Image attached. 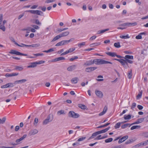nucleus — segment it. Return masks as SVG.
<instances>
[{
    "label": "nucleus",
    "mask_w": 148,
    "mask_h": 148,
    "mask_svg": "<svg viewBox=\"0 0 148 148\" xmlns=\"http://www.w3.org/2000/svg\"><path fill=\"white\" fill-rule=\"evenodd\" d=\"M95 63L96 64H112L111 62L107 61L101 59H95L94 60Z\"/></svg>",
    "instance_id": "obj_1"
},
{
    "label": "nucleus",
    "mask_w": 148,
    "mask_h": 148,
    "mask_svg": "<svg viewBox=\"0 0 148 148\" xmlns=\"http://www.w3.org/2000/svg\"><path fill=\"white\" fill-rule=\"evenodd\" d=\"M26 12H29L31 13L34 14H37L42 16L43 14V12L41 11L38 10H28L25 11Z\"/></svg>",
    "instance_id": "obj_2"
},
{
    "label": "nucleus",
    "mask_w": 148,
    "mask_h": 148,
    "mask_svg": "<svg viewBox=\"0 0 148 148\" xmlns=\"http://www.w3.org/2000/svg\"><path fill=\"white\" fill-rule=\"evenodd\" d=\"M114 60L119 62L123 66V67L125 69H127L128 67V63L125 60L123 59H114Z\"/></svg>",
    "instance_id": "obj_3"
},
{
    "label": "nucleus",
    "mask_w": 148,
    "mask_h": 148,
    "mask_svg": "<svg viewBox=\"0 0 148 148\" xmlns=\"http://www.w3.org/2000/svg\"><path fill=\"white\" fill-rule=\"evenodd\" d=\"M9 53L11 54H15L16 55L23 56H28L27 54L21 53L20 52L14 50H11V51L9 52Z\"/></svg>",
    "instance_id": "obj_4"
},
{
    "label": "nucleus",
    "mask_w": 148,
    "mask_h": 148,
    "mask_svg": "<svg viewBox=\"0 0 148 148\" xmlns=\"http://www.w3.org/2000/svg\"><path fill=\"white\" fill-rule=\"evenodd\" d=\"M69 116L73 118H77L79 117V116L78 114L75 113L73 111H70L69 113Z\"/></svg>",
    "instance_id": "obj_5"
},
{
    "label": "nucleus",
    "mask_w": 148,
    "mask_h": 148,
    "mask_svg": "<svg viewBox=\"0 0 148 148\" xmlns=\"http://www.w3.org/2000/svg\"><path fill=\"white\" fill-rule=\"evenodd\" d=\"M3 18V15L2 14H0V29L4 32L5 30V27L3 25H2V22Z\"/></svg>",
    "instance_id": "obj_6"
},
{
    "label": "nucleus",
    "mask_w": 148,
    "mask_h": 148,
    "mask_svg": "<svg viewBox=\"0 0 148 148\" xmlns=\"http://www.w3.org/2000/svg\"><path fill=\"white\" fill-rule=\"evenodd\" d=\"M14 83H9L1 86V88H8L12 87L14 86Z\"/></svg>",
    "instance_id": "obj_7"
},
{
    "label": "nucleus",
    "mask_w": 148,
    "mask_h": 148,
    "mask_svg": "<svg viewBox=\"0 0 148 148\" xmlns=\"http://www.w3.org/2000/svg\"><path fill=\"white\" fill-rule=\"evenodd\" d=\"M38 132V131L36 129L31 130L29 132L28 135L29 136L34 135Z\"/></svg>",
    "instance_id": "obj_8"
},
{
    "label": "nucleus",
    "mask_w": 148,
    "mask_h": 148,
    "mask_svg": "<svg viewBox=\"0 0 148 148\" xmlns=\"http://www.w3.org/2000/svg\"><path fill=\"white\" fill-rule=\"evenodd\" d=\"M137 25V23L136 22H134L133 23H126L121 25L122 26H128L129 27H130L131 26H134Z\"/></svg>",
    "instance_id": "obj_9"
},
{
    "label": "nucleus",
    "mask_w": 148,
    "mask_h": 148,
    "mask_svg": "<svg viewBox=\"0 0 148 148\" xmlns=\"http://www.w3.org/2000/svg\"><path fill=\"white\" fill-rule=\"evenodd\" d=\"M95 92L97 96L101 98L103 97V93L101 91L97 90H95Z\"/></svg>",
    "instance_id": "obj_10"
},
{
    "label": "nucleus",
    "mask_w": 148,
    "mask_h": 148,
    "mask_svg": "<svg viewBox=\"0 0 148 148\" xmlns=\"http://www.w3.org/2000/svg\"><path fill=\"white\" fill-rule=\"evenodd\" d=\"M128 136L127 135H126L125 136H123L122 138H120L119 141H118V143H121L123 141H124L125 140H126L128 138Z\"/></svg>",
    "instance_id": "obj_11"
},
{
    "label": "nucleus",
    "mask_w": 148,
    "mask_h": 148,
    "mask_svg": "<svg viewBox=\"0 0 148 148\" xmlns=\"http://www.w3.org/2000/svg\"><path fill=\"white\" fill-rule=\"evenodd\" d=\"M97 68L95 67L87 68L85 71L87 72H90L96 69Z\"/></svg>",
    "instance_id": "obj_12"
},
{
    "label": "nucleus",
    "mask_w": 148,
    "mask_h": 148,
    "mask_svg": "<svg viewBox=\"0 0 148 148\" xmlns=\"http://www.w3.org/2000/svg\"><path fill=\"white\" fill-rule=\"evenodd\" d=\"M76 67V65H73L68 67L67 69V70L69 71H72L74 70L75 69Z\"/></svg>",
    "instance_id": "obj_13"
},
{
    "label": "nucleus",
    "mask_w": 148,
    "mask_h": 148,
    "mask_svg": "<svg viewBox=\"0 0 148 148\" xmlns=\"http://www.w3.org/2000/svg\"><path fill=\"white\" fill-rule=\"evenodd\" d=\"M18 74V73H12L11 74L6 73L5 76L6 77H11L12 76H17Z\"/></svg>",
    "instance_id": "obj_14"
},
{
    "label": "nucleus",
    "mask_w": 148,
    "mask_h": 148,
    "mask_svg": "<svg viewBox=\"0 0 148 148\" xmlns=\"http://www.w3.org/2000/svg\"><path fill=\"white\" fill-rule=\"evenodd\" d=\"M79 79L77 77H75L72 78L71 80V82L72 84H77Z\"/></svg>",
    "instance_id": "obj_15"
},
{
    "label": "nucleus",
    "mask_w": 148,
    "mask_h": 148,
    "mask_svg": "<svg viewBox=\"0 0 148 148\" xmlns=\"http://www.w3.org/2000/svg\"><path fill=\"white\" fill-rule=\"evenodd\" d=\"M148 144V140H147L144 142L140 143H139V144L136 145H135V146L136 147H139L140 146H143V145H147Z\"/></svg>",
    "instance_id": "obj_16"
},
{
    "label": "nucleus",
    "mask_w": 148,
    "mask_h": 148,
    "mask_svg": "<svg viewBox=\"0 0 148 148\" xmlns=\"http://www.w3.org/2000/svg\"><path fill=\"white\" fill-rule=\"evenodd\" d=\"M53 117V115H52ZM53 119V118L50 121H49L50 120V116H49L47 119H46L45 120H44L43 122V123L44 125H46L50 121H52Z\"/></svg>",
    "instance_id": "obj_17"
},
{
    "label": "nucleus",
    "mask_w": 148,
    "mask_h": 148,
    "mask_svg": "<svg viewBox=\"0 0 148 148\" xmlns=\"http://www.w3.org/2000/svg\"><path fill=\"white\" fill-rule=\"evenodd\" d=\"M30 65L27 66L28 68H33L36 67L37 66V64L36 62H32L30 63Z\"/></svg>",
    "instance_id": "obj_18"
},
{
    "label": "nucleus",
    "mask_w": 148,
    "mask_h": 148,
    "mask_svg": "<svg viewBox=\"0 0 148 148\" xmlns=\"http://www.w3.org/2000/svg\"><path fill=\"white\" fill-rule=\"evenodd\" d=\"M27 81V80L26 79H22L18 81H16L14 82V84H17L19 83H24Z\"/></svg>",
    "instance_id": "obj_19"
},
{
    "label": "nucleus",
    "mask_w": 148,
    "mask_h": 148,
    "mask_svg": "<svg viewBox=\"0 0 148 148\" xmlns=\"http://www.w3.org/2000/svg\"><path fill=\"white\" fill-rule=\"evenodd\" d=\"M106 54L112 57H114L116 56V53L115 52H106Z\"/></svg>",
    "instance_id": "obj_20"
},
{
    "label": "nucleus",
    "mask_w": 148,
    "mask_h": 148,
    "mask_svg": "<svg viewBox=\"0 0 148 148\" xmlns=\"http://www.w3.org/2000/svg\"><path fill=\"white\" fill-rule=\"evenodd\" d=\"M94 63H95L94 60H91L90 61H87L84 64L88 66L93 64Z\"/></svg>",
    "instance_id": "obj_21"
},
{
    "label": "nucleus",
    "mask_w": 148,
    "mask_h": 148,
    "mask_svg": "<svg viewBox=\"0 0 148 148\" xmlns=\"http://www.w3.org/2000/svg\"><path fill=\"white\" fill-rule=\"evenodd\" d=\"M78 106L82 109L85 110L86 109V106L85 105L82 104H79L77 105Z\"/></svg>",
    "instance_id": "obj_22"
},
{
    "label": "nucleus",
    "mask_w": 148,
    "mask_h": 148,
    "mask_svg": "<svg viewBox=\"0 0 148 148\" xmlns=\"http://www.w3.org/2000/svg\"><path fill=\"white\" fill-rule=\"evenodd\" d=\"M108 109L107 107L106 106H105L104 107V110H105V111H103L102 112H101L99 114V116H101L105 114L106 112L107 111Z\"/></svg>",
    "instance_id": "obj_23"
},
{
    "label": "nucleus",
    "mask_w": 148,
    "mask_h": 148,
    "mask_svg": "<svg viewBox=\"0 0 148 148\" xmlns=\"http://www.w3.org/2000/svg\"><path fill=\"white\" fill-rule=\"evenodd\" d=\"M108 109L107 107L106 106H105L104 107V110H105V111H103L102 112H101L99 114V116H101L105 114L106 112L107 111Z\"/></svg>",
    "instance_id": "obj_24"
},
{
    "label": "nucleus",
    "mask_w": 148,
    "mask_h": 148,
    "mask_svg": "<svg viewBox=\"0 0 148 148\" xmlns=\"http://www.w3.org/2000/svg\"><path fill=\"white\" fill-rule=\"evenodd\" d=\"M73 40H74V38H71V39H70L69 40H62L64 45L67 44L69 42H70L72 41Z\"/></svg>",
    "instance_id": "obj_25"
},
{
    "label": "nucleus",
    "mask_w": 148,
    "mask_h": 148,
    "mask_svg": "<svg viewBox=\"0 0 148 148\" xmlns=\"http://www.w3.org/2000/svg\"><path fill=\"white\" fill-rule=\"evenodd\" d=\"M69 32L67 31L63 32L60 34L61 36V37H62L66 36H68L69 34Z\"/></svg>",
    "instance_id": "obj_26"
},
{
    "label": "nucleus",
    "mask_w": 148,
    "mask_h": 148,
    "mask_svg": "<svg viewBox=\"0 0 148 148\" xmlns=\"http://www.w3.org/2000/svg\"><path fill=\"white\" fill-rule=\"evenodd\" d=\"M61 37V36L60 34L56 36H55L53 39V40H51V42H54V41L58 40V39H59Z\"/></svg>",
    "instance_id": "obj_27"
},
{
    "label": "nucleus",
    "mask_w": 148,
    "mask_h": 148,
    "mask_svg": "<svg viewBox=\"0 0 148 148\" xmlns=\"http://www.w3.org/2000/svg\"><path fill=\"white\" fill-rule=\"evenodd\" d=\"M124 58L125 59V60L128 59L133 60V56H132L127 55L125 56V57H124Z\"/></svg>",
    "instance_id": "obj_28"
},
{
    "label": "nucleus",
    "mask_w": 148,
    "mask_h": 148,
    "mask_svg": "<svg viewBox=\"0 0 148 148\" xmlns=\"http://www.w3.org/2000/svg\"><path fill=\"white\" fill-rule=\"evenodd\" d=\"M65 58L63 57H59L58 58H56L54 59V61H57L60 60H64Z\"/></svg>",
    "instance_id": "obj_29"
},
{
    "label": "nucleus",
    "mask_w": 148,
    "mask_h": 148,
    "mask_svg": "<svg viewBox=\"0 0 148 148\" xmlns=\"http://www.w3.org/2000/svg\"><path fill=\"white\" fill-rule=\"evenodd\" d=\"M110 128V127H108L107 128H106L104 129H103L99 131V132H100L101 134L105 133L106 132H107L109 129Z\"/></svg>",
    "instance_id": "obj_30"
},
{
    "label": "nucleus",
    "mask_w": 148,
    "mask_h": 148,
    "mask_svg": "<svg viewBox=\"0 0 148 148\" xmlns=\"http://www.w3.org/2000/svg\"><path fill=\"white\" fill-rule=\"evenodd\" d=\"M40 46V44L39 43L35 44L32 45H29V47H39Z\"/></svg>",
    "instance_id": "obj_31"
},
{
    "label": "nucleus",
    "mask_w": 148,
    "mask_h": 148,
    "mask_svg": "<svg viewBox=\"0 0 148 148\" xmlns=\"http://www.w3.org/2000/svg\"><path fill=\"white\" fill-rule=\"evenodd\" d=\"M16 44L17 46L20 47H29V45H26L23 43L21 44V45L18 44V43H16Z\"/></svg>",
    "instance_id": "obj_32"
},
{
    "label": "nucleus",
    "mask_w": 148,
    "mask_h": 148,
    "mask_svg": "<svg viewBox=\"0 0 148 148\" xmlns=\"http://www.w3.org/2000/svg\"><path fill=\"white\" fill-rule=\"evenodd\" d=\"M6 120V118L5 117L3 118L2 119H0V124H3L4 123Z\"/></svg>",
    "instance_id": "obj_33"
},
{
    "label": "nucleus",
    "mask_w": 148,
    "mask_h": 148,
    "mask_svg": "<svg viewBox=\"0 0 148 148\" xmlns=\"http://www.w3.org/2000/svg\"><path fill=\"white\" fill-rule=\"evenodd\" d=\"M141 126L140 125H135L132 127L130 129L131 130H133L134 129H138Z\"/></svg>",
    "instance_id": "obj_34"
},
{
    "label": "nucleus",
    "mask_w": 148,
    "mask_h": 148,
    "mask_svg": "<svg viewBox=\"0 0 148 148\" xmlns=\"http://www.w3.org/2000/svg\"><path fill=\"white\" fill-rule=\"evenodd\" d=\"M131 115L130 114H128L127 116L125 115L124 117V118L125 120H129L131 119Z\"/></svg>",
    "instance_id": "obj_35"
},
{
    "label": "nucleus",
    "mask_w": 148,
    "mask_h": 148,
    "mask_svg": "<svg viewBox=\"0 0 148 148\" xmlns=\"http://www.w3.org/2000/svg\"><path fill=\"white\" fill-rule=\"evenodd\" d=\"M100 45L99 42L98 43H95L91 44L90 45V46L91 47H94L95 46H98Z\"/></svg>",
    "instance_id": "obj_36"
},
{
    "label": "nucleus",
    "mask_w": 148,
    "mask_h": 148,
    "mask_svg": "<svg viewBox=\"0 0 148 148\" xmlns=\"http://www.w3.org/2000/svg\"><path fill=\"white\" fill-rule=\"evenodd\" d=\"M114 46L115 47L117 48H119L121 47V45L119 42L114 43Z\"/></svg>",
    "instance_id": "obj_37"
},
{
    "label": "nucleus",
    "mask_w": 148,
    "mask_h": 148,
    "mask_svg": "<svg viewBox=\"0 0 148 148\" xmlns=\"http://www.w3.org/2000/svg\"><path fill=\"white\" fill-rule=\"evenodd\" d=\"M23 67L21 66H16L15 69L18 70L19 71H21L23 69Z\"/></svg>",
    "instance_id": "obj_38"
},
{
    "label": "nucleus",
    "mask_w": 148,
    "mask_h": 148,
    "mask_svg": "<svg viewBox=\"0 0 148 148\" xmlns=\"http://www.w3.org/2000/svg\"><path fill=\"white\" fill-rule=\"evenodd\" d=\"M57 114H58L60 115L61 114H65V113L64 110H60L58 111Z\"/></svg>",
    "instance_id": "obj_39"
},
{
    "label": "nucleus",
    "mask_w": 148,
    "mask_h": 148,
    "mask_svg": "<svg viewBox=\"0 0 148 148\" xmlns=\"http://www.w3.org/2000/svg\"><path fill=\"white\" fill-rule=\"evenodd\" d=\"M120 38L123 39H127L129 38L130 37L129 36L128 34H127L126 36H120Z\"/></svg>",
    "instance_id": "obj_40"
},
{
    "label": "nucleus",
    "mask_w": 148,
    "mask_h": 148,
    "mask_svg": "<svg viewBox=\"0 0 148 148\" xmlns=\"http://www.w3.org/2000/svg\"><path fill=\"white\" fill-rule=\"evenodd\" d=\"M121 124V122L117 123L115 125L114 127L115 129H117L119 128Z\"/></svg>",
    "instance_id": "obj_41"
},
{
    "label": "nucleus",
    "mask_w": 148,
    "mask_h": 148,
    "mask_svg": "<svg viewBox=\"0 0 148 148\" xmlns=\"http://www.w3.org/2000/svg\"><path fill=\"white\" fill-rule=\"evenodd\" d=\"M113 138H110L106 139L105 140V142L106 143H110L111 142Z\"/></svg>",
    "instance_id": "obj_42"
},
{
    "label": "nucleus",
    "mask_w": 148,
    "mask_h": 148,
    "mask_svg": "<svg viewBox=\"0 0 148 148\" xmlns=\"http://www.w3.org/2000/svg\"><path fill=\"white\" fill-rule=\"evenodd\" d=\"M127 77L129 79H130L131 78H132V70H131V71H129V73H128Z\"/></svg>",
    "instance_id": "obj_43"
},
{
    "label": "nucleus",
    "mask_w": 148,
    "mask_h": 148,
    "mask_svg": "<svg viewBox=\"0 0 148 148\" xmlns=\"http://www.w3.org/2000/svg\"><path fill=\"white\" fill-rule=\"evenodd\" d=\"M64 45L63 44V41H62L57 43L56 45H55L56 46H62Z\"/></svg>",
    "instance_id": "obj_44"
},
{
    "label": "nucleus",
    "mask_w": 148,
    "mask_h": 148,
    "mask_svg": "<svg viewBox=\"0 0 148 148\" xmlns=\"http://www.w3.org/2000/svg\"><path fill=\"white\" fill-rule=\"evenodd\" d=\"M142 90L140 92V93L138 94L136 97L137 99H138L141 97L142 94Z\"/></svg>",
    "instance_id": "obj_45"
},
{
    "label": "nucleus",
    "mask_w": 148,
    "mask_h": 148,
    "mask_svg": "<svg viewBox=\"0 0 148 148\" xmlns=\"http://www.w3.org/2000/svg\"><path fill=\"white\" fill-rule=\"evenodd\" d=\"M97 135V134L96 133V132H95L93 133L91 136H90L88 140H89L90 139L93 138L95 136H96Z\"/></svg>",
    "instance_id": "obj_46"
},
{
    "label": "nucleus",
    "mask_w": 148,
    "mask_h": 148,
    "mask_svg": "<svg viewBox=\"0 0 148 148\" xmlns=\"http://www.w3.org/2000/svg\"><path fill=\"white\" fill-rule=\"evenodd\" d=\"M130 124L129 123H126L125 124L121 126V128L122 129H124L128 126L129 125H130Z\"/></svg>",
    "instance_id": "obj_47"
},
{
    "label": "nucleus",
    "mask_w": 148,
    "mask_h": 148,
    "mask_svg": "<svg viewBox=\"0 0 148 148\" xmlns=\"http://www.w3.org/2000/svg\"><path fill=\"white\" fill-rule=\"evenodd\" d=\"M85 42H83L80 43L78 44V46L81 47L82 46H84L85 45Z\"/></svg>",
    "instance_id": "obj_48"
},
{
    "label": "nucleus",
    "mask_w": 148,
    "mask_h": 148,
    "mask_svg": "<svg viewBox=\"0 0 148 148\" xmlns=\"http://www.w3.org/2000/svg\"><path fill=\"white\" fill-rule=\"evenodd\" d=\"M142 136L144 137L148 138V132L143 133Z\"/></svg>",
    "instance_id": "obj_49"
},
{
    "label": "nucleus",
    "mask_w": 148,
    "mask_h": 148,
    "mask_svg": "<svg viewBox=\"0 0 148 148\" xmlns=\"http://www.w3.org/2000/svg\"><path fill=\"white\" fill-rule=\"evenodd\" d=\"M145 119V118H142L140 119H138L137 120H138V122L139 123H142L144 120Z\"/></svg>",
    "instance_id": "obj_50"
},
{
    "label": "nucleus",
    "mask_w": 148,
    "mask_h": 148,
    "mask_svg": "<svg viewBox=\"0 0 148 148\" xmlns=\"http://www.w3.org/2000/svg\"><path fill=\"white\" fill-rule=\"evenodd\" d=\"M142 37L140 34L136 37V38L137 39H142Z\"/></svg>",
    "instance_id": "obj_51"
},
{
    "label": "nucleus",
    "mask_w": 148,
    "mask_h": 148,
    "mask_svg": "<svg viewBox=\"0 0 148 148\" xmlns=\"http://www.w3.org/2000/svg\"><path fill=\"white\" fill-rule=\"evenodd\" d=\"M35 23L39 25H40L41 24V23L39 22V21L38 19L35 20Z\"/></svg>",
    "instance_id": "obj_52"
},
{
    "label": "nucleus",
    "mask_w": 148,
    "mask_h": 148,
    "mask_svg": "<svg viewBox=\"0 0 148 148\" xmlns=\"http://www.w3.org/2000/svg\"><path fill=\"white\" fill-rule=\"evenodd\" d=\"M109 29L108 28V29H105L101 30L100 33H101V34H102L106 31H109Z\"/></svg>",
    "instance_id": "obj_53"
},
{
    "label": "nucleus",
    "mask_w": 148,
    "mask_h": 148,
    "mask_svg": "<svg viewBox=\"0 0 148 148\" xmlns=\"http://www.w3.org/2000/svg\"><path fill=\"white\" fill-rule=\"evenodd\" d=\"M56 0H47L45 1V2L46 3H49L55 1Z\"/></svg>",
    "instance_id": "obj_54"
},
{
    "label": "nucleus",
    "mask_w": 148,
    "mask_h": 148,
    "mask_svg": "<svg viewBox=\"0 0 148 148\" xmlns=\"http://www.w3.org/2000/svg\"><path fill=\"white\" fill-rule=\"evenodd\" d=\"M86 138V137H82V138H80L79 139H78L77 140V141L78 142H80V141H81L84 140Z\"/></svg>",
    "instance_id": "obj_55"
},
{
    "label": "nucleus",
    "mask_w": 148,
    "mask_h": 148,
    "mask_svg": "<svg viewBox=\"0 0 148 148\" xmlns=\"http://www.w3.org/2000/svg\"><path fill=\"white\" fill-rule=\"evenodd\" d=\"M78 58V57L77 56H75L74 57V58H71L70 59V60L71 61H73L74 60H75L77 59Z\"/></svg>",
    "instance_id": "obj_56"
},
{
    "label": "nucleus",
    "mask_w": 148,
    "mask_h": 148,
    "mask_svg": "<svg viewBox=\"0 0 148 148\" xmlns=\"http://www.w3.org/2000/svg\"><path fill=\"white\" fill-rule=\"evenodd\" d=\"M75 49V48H70L68 50L69 53H71L74 51Z\"/></svg>",
    "instance_id": "obj_57"
},
{
    "label": "nucleus",
    "mask_w": 148,
    "mask_h": 148,
    "mask_svg": "<svg viewBox=\"0 0 148 148\" xmlns=\"http://www.w3.org/2000/svg\"><path fill=\"white\" fill-rule=\"evenodd\" d=\"M44 62H45V61H40L39 62H36L37 65L41 64H42Z\"/></svg>",
    "instance_id": "obj_58"
},
{
    "label": "nucleus",
    "mask_w": 148,
    "mask_h": 148,
    "mask_svg": "<svg viewBox=\"0 0 148 148\" xmlns=\"http://www.w3.org/2000/svg\"><path fill=\"white\" fill-rule=\"evenodd\" d=\"M23 140L21 139V138H20L17 139L16 140V142L18 144V145L19 143L21 141Z\"/></svg>",
    "instance_id": "obj_59"
},
{
    "label": "nucleus",
    "mask_w": 148,
    "mask_h": 148,
    "mask_svg": "<svg viewBox=\"0 0 148 148\" xmlns=\"http://www.w3.org/2000/svg\"><path fill=\"white\" fill-rule=\"evenodd\" d=\"M125 61L127 63L128 62L130 64H132L133 63V61L131 60H130L129 59L125 60Z\"/></svg>",
    "instance_id": "obj_60"
},
{
    "label": "nucleus",
    "mask_w": 148,
    "mask_h": 148,
    "mask_svg": "<svg viewBox=\"0 0 148 148\" xmlns=\"http://www.w3.org/2000/svg\"><path fill=\"white\" fill-rule=\"evenodd\" d=\"M136 103H132V106L131 107V109H133L135 108L136 106Z\"/></svg>",
    "instance_id": "obj_61"
},
{
    "label": "nucleus",
    "mask_w": 148,
    "mask_h": 148,
    "mask_svg": "<svg viewBox=\"0 0 148 148\" xmlns=\"http://www.w3.org/2000/svg\"><path fill=\"white\" fill-rule=\"evenodd\" d=\"M38 122V119L37 118H35L34 122V124L35 125Z\"/></svg>",
    "instance_id": "obj_62"
},
{
    "label": "nucleus",
    "mask_w": 148,
    "mask_h": 148,
    "mask_svg": "<svg viewBox=\"0 0 148 148\" xmlns=\"http://www.w3.org/2000/svg\"><path fill=\"white\" fill-rule=\"evenodd\" d=\"M69 53V52L68 50H67V51H65V52H63V53H62L60 55L61 56L64 55H66V54H68Z\"/></svg>",
    "instance_id": "obj_63"
},
{
    "label": "nucleus",
    "mask_w": 148,
    "mask_h": 148,
    "mask_svg": "<svg viewBox=\"0 0 148 148\" xmlns=\"http://www.w3.org/2000/svg\"><path fill=\"white\" fill-rule=\"evenodd\" d=\"M137 108L140 110H142L143 108V106L140 105H138Z\"/></svg>",
    "instance_id": "obj_64"
}]
</instances>
